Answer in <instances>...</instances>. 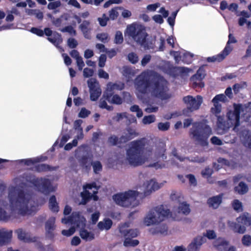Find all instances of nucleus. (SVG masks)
I'll use <instances>...</instances> for the list:
<instances>
[{
  "label": "nucleus",
  "mask_w": 251,
  "mask_h": 251,
  "mask_svg": "<svg viewBox=\"0 0 251 251\" xmlns=\"http://www.w3.org/2000/svg\"><path fill=\"white\" fill-rule=\"evenodd\" d=\"M137 90L142 94L147 93L149 88L152 94L161 100L169 98L168 81L163 76L155 71L144 72L138 76L135 80Z\"/></svg>",
  "instance_id": "obj_1"
},
{
  "label": "nucleus",
  "mask_w": 251,
  "mask_h": 251,
  "mask_svg": "<svg viewBox=\"0 0 251 251\" xmlns=\"http://www.w3.org/2000/svg\"><path fill=\"white\" fill-rule=\"evenodd\" d=\"M8 198L12 211H16L22 215H31L35 208L34 206L28 207L30 199L26 196L23 190L19 189L16 191H11L9 193Z\"/></svg>",
  "instance_id": "obj_2"
},
{
  "label": "nucleus",
  "mask_w": 251,
  "mask_h": 251,
  "mask_svg": "<svg viewBox=\"0 0 251 251\" xmlns=\"http://www.w3.org/2000/svg\"><path fill=\"white\" fill-rule=\"evenodd\" d=\"M146 144L147 139L145 138L134 140L130 143L126 152V160L130 165L137 167L145 163L143 154Z\"/></svg>",
  "instance_id": "obj_3"
},
{
  "label": "nucleus",
  "mask_w": 251,
  "mask_h": 251,
  "mask_svg": "<svg viewBox=\"0 0 251 251\" xmlns=\"http://www.w3.org/2000/svg\"><path fill=\"white\" fill-rule=\"evenodd\" d=\"M212 134L211 127L206 123L197 122L192 124L189 131L191 138L201 147L208 145V139Z\"/></svg>",
  "instance_id": "obj_4"
},
{
  "label": "nucleus",
  "mask_w": 251,
  "mask_h": 251,
  "mask_svg": "<svg viewBox=\"0 0 251 251\" xmlns=\"http://www.w3.org/2000/svg\"><path fill=\"white\" fill-rule=\"evenodd\" d=\"M126 32L137 44L143 47L145 50L153 49L155 47L154 39H147L148 34L141 25H131L127 26Z\"/></svg>",
  "instance_id": "obj_5"
},
{
  "label": "nucleus",
  "mask_w": 251,
  "mask_h": 251,
  "mask_svg": "<svg viewBox=\"0 0 251 251\" xmlns=\"http://www.w3.org/2000/svg\"><path fill=\"white\" fill-rule=\"evenodd\" d=\"M233 110H229L226 114L227 121L226 122L223 116H218L217 122V127L222 132L226 131L230 127L234 126L235 129L240 125V115L243 110L241 104H233Z\"/></svg>",
  "instance_id": "obj_6"
},
{
  "label": "nucleus",
  "mask_w": 251,
  "mask_h": 251,
  "mask_svg": "<svg viewBox=\"0 0 251 251\" xmlns=\"http://www.w3.org/2000/svg\"><path fill=\"white\" fill-rule=\"evenodd\" d=\"M171 212L165 209L163 205L155 207L151 209L144 219L145 224L147 226L159 223L168 218Z\"/></svg>",
  "instance_id": "obj_7"
},
{
  "label": "nucleus",
  "mask_w": 251,
  "mask_h": 251,
  "mask_svg": "<svg viewBox=\"0 0 251 251\" xmlns=\"http://www.w3.org/2000/svg\"><path fill=\"white\" fill-rule=\"evenodd\" d=\"M128 226L129 225L127 223L121 224L119 226V232L121 236L125 238L124 246L126 247H134L139 244V241L132 238L137 237L140 232L137 229H127Z\"/></svg>",
  "instance_id": "obj_8"
},
{
  "label": "nucleus",
  "mask_w": 251,
  "mask_h": 251,
  "mask_svg": "<svg viewBox=\"0 0 251 251\" xmlns=\"http://www.w3.org/2000/svg\"><path fill=\"white\" fill-rule=\"evenodd\" d=\"M26 181L33 184L39 191L44 194H49L54 191L51 182L48 178L36 177L34 176H27Z\"/></svg>",
  "instance_id": "obj_9"
},
{
  "label": "nucleus",
  "mask_w": 251,
  "mask_h": 251,
  "mask_svg": "<svg viewBox=\"0 0 251 251\" xmlns=\"http://www.w3.org/2000/svg\"><path fill=\"white\" fill-rule=\"evenodd\" d=\"M236 221L238 223H229V226L234 232L243 234L246 230L245 226H251V216L248 212H245L236 218Z\"/></svg>",
  "instance_id": "obj_10"
},
{
  "label": "nucleus",
  "mask_w": 251,
  "mask_h": 251,
  "mask_svg": "<svg viewBox=\"0 0 251 251\" xmlns=\"http://www.w3.org/2000/svg\"><path fill=\"white\" fill-rule=\"evenodd\" d=\"M137 196V191L129 190L125 193L114 195L113 199L118 205L128 207L132 205L131 201H135Z\"/></svg>",
  "instance_id": "obj_11"
},
{
  "label": "nucleus",
  "mask_w": 251,
  "mask_h": 251,
  "mask_svg": "<svg viewBox=\"0 0 251 251\" xmlns=\"http://www.w3.org/2000/svg\"><path fill=\"white\" fill-rule=\"evenodd\" d=\"M236 42L237 40L235 39V37L231 34H229L228 35V41H227L226 46L223 51L216 55L208 57L207 58V61L208 62H214L216 61L220 62L223 61L232 50V49L227 46L228 44L230 43H235Z\"/></svg>",
  "instance_id": "obj_12"
},
{
  "label": "nucleus",
  "mask_w": 251,
  "mask_h": 251,
  "mask_svg": "<svg viewBox=\"0 0 251 251\" xmlns=\"http://www.w3.org/2000/svg\"><path fill=\"white\" fill-rule=\"evenodd\" d=\"M197 100L191 96H187L183 98V101L187 105V109L190 112L197 110L199 108L202 102V98L200 96H197Z\"/></svg>",
  "instance_id": "obj_13"
},
{
  "label": "nucleus",
  "mask_w": 251,
  "mask_h": 251,
  "mask_svg": "<svg viewBox=\"0 0 251 251\" xmlns=\"http://www.w3.org/2000/svg\"><path fill=\"white\" fill-rule=\"evenodd\" d=\"M88 85L90 91V98L92 101H96L101 93V90L98 83L95 80H88Z\"/></svg>",
  "instance_id": "obj_14"
},
{
  "label": "nucleus",
  "mask_w": 251,
  "mask_h": 251,
  "mask_svg": "<svg viewBox=\"0 0 251 251\" xmlns=\"http://www.w3.org/2000/svg\"><path fill=\"white\" fill-rule=\"evenodd\" d=\"M125 88V84L122 82L116 83H109L107 85V89L103 94V97L106 100H108L114 94V90H122Z\"/></svg>",
  "instance_id": "obj_15"
},
{
  "label": "nucleus",
  "mask_w": 251,
  "mask_h": 251,
  "mask_svg": "<svg viewBox=\"0 0 251 251\" xmlns=\"http://www.w3.org/2000/svg\"><path fill=\"white\" fill-rule=\"evenodd\" d=\"M138 135L139 133L135 129L131 127H127L124 132V135L120 137V142L126 143Z\"/></svg>",
  "instance_id": "obj_16"
},
{
  "label": "nucleus",
  "mask_w": 251,
  "mask_h": 251,
  "mask_svg": "<svg viewBox=\"0 0 251 251\" xmlns=\"http://www.w3.org/2000/svg\"><path fill=\"white\" fill-rule=\"evenodd\" d=\"M55 218L54 217L50 218L45 224L46 235L50 239L54 238L53 231L55 229Z\"/></svg>",
  "instance_id": "obj_17"
},
{
  "label": "nucleus",
  "mask_w": 251,
  "mask_h": 251,
  "mask_svg": "<svg viewBox=\"0 0 251 251\" xmlns=\"http://www.w3.org/2000/svg\"><path fill=\"white\" fill-rule=\"evenodd\" d=\"M172 153L173 156H174L177 159L179 160L181 162L184 161L185 160H187L189 161L193 162L203 163L206 160V158L204 157H199L197 156L193 157L192 159H190L189 157H183L180 156L177 154V150L175 148L173 149Z\"/></svg>",
  "instance_id": "obj_18"
},
{
  "label": "nucleus",
  "mask_w": 251,
  "mask_h": 251,
  "mask_svg": "<svg viewBox=\"0 0 251 251\" xmlns=\"http://www.w3.org/2000/svg\"><path fill=\"white\" fill-rule=\"evenodd\" d=\"M206 241L204 237L198 236L193 240L188 247V251H199L201 246Z\"/></svg>",
  "instance_id": "obj_19"
},
{
  "label": "nucleus",
  "mask_w": 251,
  "mask_h": 251,
  "mask_svg": "<svg viewBox=\"0 0 251 251\" xmlns=\"http://www.w3.org/2000/svg\"><path fill=\"white\" fill-rule=\"evenodd\" d=\"M79 28L82 32L84 37L88 39L91 38L90 32L92 30L91 22L88 20H84L79 25Z\"/></svg>",
  "instance_id": "obj_20"
},
{
  "label": "nucleus",
  "mask_w": 251,
  "mask_h": 251,
  "mask_svg": "<svg viewBox=\"0 0 251 251\" xmlns=\"http://www.w3.org/2000/svg\"><path fill=\"white\" fill-rule=\"evenodd\" d=\"M149 232L153 235L162 234L167 235L168 233V226L165 224H161L149 229Z\"/></svg>",
  "instance_id": "obj_21"
},
{
  "label": "nucleus",
  "mask_w": 251,
  "mask_h": 251,
  "mask_svg": "<svg viewBox=\"0 0 251 251\" xmlns=\"http://www.w3.org/2000/svg\"><path fill=\"white\" fill-rule=\"evenodd\" d=\"M12 237V231L0 230V245H6L10 242Z\"/></svg>",
  "instance_id": "obj_22"
},
{
  "label": "nucleus",
  "mask_w": 251,
  "mask_h": 251,
  "mask_svg": "<svg viewBox=\"0 0 251 251\" xmlns=\"http://www.w3.org/2000/svg\"><path fill=\"white\" fill-rule=\"evenodd\" d=\"M222 201V195H219L209 198L207 200V204L209 207L214 209L217 208Z\"/></svg>",
  "instance_id": "obj_23"
},
{
  "label": "nucleus",
  "mask_w": 251,
  "mask_h": 251,
  "mask_svg": "<svg viewBox=\"0 0 251 251\" xmlns=\"http://www.w3.org/2000/svg\"><path fill=\"white\" fill-rule=\"evenodd\" d=\"M58 168V166L52 167L46 164H38L34 167L35 171L38 173L55 171Z\"/></svg>",
  "instance_id": "obj_24"
},
{
  "label": "nucleus",
  "mask_w": 251,
  "mask_h": 251,
  "mask_svg": "<svg viewBox=\"0 0 251 251\" xmlns=\"http://www.w3.org/2000/svg\"><path fill=\"white\" fill-rule=\"evenodd\" d=\"M15 233H17L18 239L21 241H23L25 242H31L33 241L30 237L29 234L24 231L22 228H19L16 230Z\"/></svg>",
  "instance_id": "obj_25"
},
{
  "label": "nucleus",
  "mask_w": 251,
  "mask_h": 251,
  "mask_svg": "<svg viewBox=\"0 0 251 251\" xmlns=\"http://www.w3.org/2000/svg\"><path fill=\"white\" fill-rule=\"evenodd\" d=\"M112 221L109 218H104L98 224V227L100 230L110 229L112 226Z\"/></svg>",
  "instance_id": "obj_26"
},
{
  "label": "nucleus",
  "mask_w": 251,
  "mask_h": 251,
  "mask_svg": "<svg viewBox=\"0 0 251 251\" xmlns=\"http://www.w3.org/2000/svg\"><path fill=\"white\" fill-rule=\"evenodd\" d=\"M47 159V156H41V157H37L33 159L28 158V159H21L20 160L21 163H24L25 165L27 166H30L32 164H34L35 163L40 162L41 161H44L46 160Z\"/></svg>",
  "instance_id": "obj_27"
},
{
  "label": "nucleus",
  "mask_w": 251,
  "mask_h": 251,
  "mask_svg": "<svg viewBox=\"0 0 251 251\" xmlns=\"http://www.w3.org/2000/svg\"><path fill=\"white\" fill-rule=\"evenodd\" d=\"M49 206L50 210L52 212L57 213L59 211V207L54 195H52L50 197L49 201Z\"/></svg>",
  "instance_id": "obj_28"
},
{
  "label": "nucleus",
  "mask_w": 251,
  "mask_h": 251,
  "mask_svg": "<svg viewBox=\"0 0 251 251\" xmlns=\"http://www.w3.org/2000/svg\"><path fill=\"white\" fill-rule=\"evenodd\" d=\"M234 190L235 193L239 195H244L248 192L249 188L248 185L244 182H240L238 186L234 187Z\"/></svg>",
  "instance_id": "obj_29"
},
{
  "label": "nucleus",
  "mask_w": 251,
  "mask_h": 251,
  "mask_svg": "<svg viewBox=\"0 0 251 251\" xmlns=\"http://www.w3.org/2000/svg\"><path fill=\"white\" fill-rule=\"evenodd\" d=\"M79 235L81 238L86 241H92L95 238V236L93 233L88 231L86 229L84 228L80 230Z\"/></svg>",
  "instance_id": "obj_30"
},
{
  "label": "nucleus",
  "mask_w": 251,
  "mask_h": 251,
  "mask_svg": "<svg viewBox=\"0 0 251 251\" xmlns=\"http://www.w3.org/2000/svg\"><path fill=\"white\" fill-rule=\"evenodd\" d=\"M178 213H181L185 215H188L190 212V205L186 202L180 203L178 207Z\"/></svg>",
  "instance_id": "obj_31"
},
{
  "label": "nucleus",
  "mask_w": 251,
  "mask_h": 251,
  "mask_svg": "<svg viewBox=\"0 0 251 251\" xmlns=\"http://www.w3.org/2000/svg\"><path fill=\"white\" fill-rule=\"evenodd\" d=\"M81 166L86 169H89L91 166L90 158L87 155H83L79 160Z\"/></svg>",
  "instance_id": "obj_32"
},
{
  "label": "nucleus",
  "mask_w": 251,
  "mask_h": 251,
  "mask_svg": "<svg viewBox=\"0 0 251 251\" xmlns=\"http://www.w3.org/2000/svg\"><path fill=\"white\" fill-rule=\"evenodd\" d=\"M81 196L82 201L80 204L83 205L86 204L92 199V194L88 190H85L81 192Z\"/></svg>",
  "instance_id": "obj_33"
},
{
  "label": "nucleus",
  "mask_w": 251,
  "mask_h": 251,
  "mask_svg": "<svg viewBox=\"0 0 251 251\" xmlns=\"http://www.w3.org/2000/svg\"><path fill=\"white\" fill-rule=\"evenodd\" d=\"M106 100L111 103L118 105L121 104L123 101V100L121 97L117 94L114 95V94L111 98Z\"/></svg>",
  "instance_id": "obj_34"
},
{
  "label": "nucleus",
  "mask_w": 251,
  "mask_h": 251,
  "mask_svg": "<svg viewBox=\"0 0 251 251\" xmlns=\"http://www.w3.org/2000/svg\"><path fill=\"white\" fill-rule=\"evenodd\" d=\"M243 135L244 136V144L245 146L251 149V134L249 130H246L243 132Z\"/></svg>",
  "instance_id": "obj_35"
},
{
  "label": "nucleus",
  "mask_w": 251,
  "mask_h": 251,
  "mask_svg": "<svg viewBox=\"0 0 251 251\" xmlns=\"http://www.w3.org/2000/svg\"><path fill=\"white\" fill-rule=\"evenodd\" d=\"M54 36L53 38L48 37V40L54 45L57 46L62 41V40L60 39L61 35L59 33L55 32Z\"/></svg>",
  "instance_id": "obj_36"
},
{
  "label": "nucleus",
  "mask_w": 251,
  "mask_h": 251,
  "mask_svg": "<svg viewBox=\"0 0 251 251\" xmlns=\"http://www.w3.org/2000/svg\"><path fill=\"white\" fill-rule=\"evenodd\" d=\"M205 76L204 71L202 69L200 68L197 71L196 74L193 75L192 77V79L193 80H199L201 81L204 78Z\"/></svg>",
  "instance_id": "obj_37"
},
{
  "label": "nucleus",
  "mask_w": 251,
  "mask_h": 251,
  "mask_svg": "<svg viewBox=\"0 0 251 251\" xmlns=\"http://www.w3.org/2000/svg\"><path fill=\"white\" fill-rule=\"evenodd\" d=\"M83 188L85 190H92L94 189V190L92 191V193L94 194H97L98 193V190L99 189V187L97 186L96 183L95 182L86 184L85 186H84Z\"/></svg>",
  "instance_id": "obj_38"
},
{
  "label": "nucleus",
  "mask_w": 251,
  "mask_h": 251,
  "mask_svg": "<svg viewBox=\"0 0 251 251\" xmlns=\"http://www.w3.org/2000/svg\"><path fill=\"white\" fill-rule=\"evenodd\" d=\"M108 143L112 146H116L118 144H123L124 143L120 142V138H119L115 135L110 136L108 138Z\"/></svg>",
  "instance_id": "obj_39"
},
{
  "label": "nucleus",
  "mask_w": 251,
  "mask_h": 251,
  "mask_svg": "<svg viewBox=\"0 0 251 251\" xmlns=\"http://www.w3.org/2000/svg\"><path fill=\"white\" fill-rule=\"evenodd\" d=\"M106 100H107L103 97L101 99H100L99 104L100 107L102 109H106L109 111L112 110L113 109V106L108 105Z\"/></svg>",
  "instance_id": "obj_40"
},
{
  "label": "nucleus",
  "mask_w": 251,
  "mask_h": 251,
  "mask_svg": "<svg viewBox=\"0 0 251 251\" xmlns=\"http://www.w3.org/2000/svg\"><path fill=\"white\" fill-rule=\"evenodd\" d=\"M228 244L229 242L228 241L223 240L219 242L218 244L216 245V247L219 251H225Z\"/></svg>",
  "instance_id": "obj_41"
},
{
  "label": "nucleus",
  "mask_w": 251,
  "mask_h": 251,
  "mask_svg": "<svg viewBox=\"0 0 251 251\" xmlns=\"http://www.w3.org/2000/svg\"><path fill=\"white\" fill-rule=\"evenodd\" d=\"M91 165L93 166L94 172L95 174L99 173V172L101 171L102 169V166L101 163L99 161H95L91 162Z\"/></svg>",
  "instance_id": "obj_42"
},
{
  "label": "nucleus",
  "mask_w": 251,
  "mask_h": 251,
  "mask_svg": "<svg viewBox=\"0 0 251 251\" xmlns=\"http://www.w3.org/2000/svg\"><path fill=\"white\" fill-rule=\"evenodd\" d=\"M233 208L237 212L243 211L242 204L238 200H234L232 203Z\"/></svg>",
  "instance_id": "obj_43"
},
{
  "label": "nucleus",
  "mask_w": 251,
  "mask_h": 251,
  "mask_svg": "<svg viewBox=\"0 0 251 251\" xmlns=\"http://www.w3.org/2000/svg\"><path fill=\"white\" fill-rule=\"evenodd\" d=\"M193 57V54L189 53V52H186L184 53L183 56L182 61L184 63L189 64L191 63L192 61V58Z\"/></svg>",
  "instance_id": "obj_44"
},
{
  "label": "nucleus",
  "mask_w": 251,
  "mask_h": 251,
  "mask_svg": "<svg viewBox=\"0 0 251 251\" xmlns=\"http://www.w3.org/2000/svg\"><path fill=\"white\" fill-rule=\"evenodd\" d=\"M130 110L133 112H136V116L138 118L142 117L143 113L141 109L139 108V106L137 105H133L130 108Z\"/></svg>",
  "instance_id": "obj_45"
},
{
  "label": "nucleus",
  "mask_w": 251,
  "mask_h": 251,
  "mask_svg": "<svg viewBox=\"0 0 251 251\" xmlns=\"http://www.w3.org/2000/svg\"><path fill=\"white\" fill-rule=\"evenodd\" d=\"M242 244L246 247L251 245V236L249 234L244 235L241 240Z\"/></svg>",
  "instance_id": "obj_46"
},
{
  "label": "nucleus",
  "mask_w": 251,
  "mask_h": 251,
  "mask_svg": "<svg viewBox=\"0 0 251 251\" xmlns=\"http://www.w3.org/2000/svg\"><path fill=\"white\" fill-rule=\"evenodd\" d=\"M155 121V117L153 115L145 116L143 119V123L145 125L150 124Z\"/></svg>",
  "instance_id": "obj_47"
},
{
  "label": "nucleus",
  "mask_w": 251,
  "mask_h": 251,
  "mask_svg": "<svg viewBox=\"0 0 251 251\" xmlns=\"http://www.w3.org/2000/svg\"><path fill=\"white\" fill-rule=\"evenodd\" d=\"M128 61L132 64H135L138 61V56L136 53L134 52H130L127 55Z\"/></svg>",
  "instance_id": "obj_48"
},
{
  "label": "nucleus",
  "mask_w": 251,
  "mask_h": 251,
  "mask_svg": "<svg viewBox=\"0 0 251 251\" xmlns=\"http://www.w3.org/2000/svg\"><path fill=\"white\" fill-rule=\"evenodd\" d=\"M61 31L62 32H68L70 34L74 36H75L76 35V30L71 25H68L65 26V27L61 29Z\"/></svg>",
  "instance_id": "obj_49"
},
{
  "label": "nucleus",
  "mask_w": 251,
  "mask_h": 251,
  "mask_svg": "<svg viewBox=\"0 0 251 251\" xmlns=\"http://www.w3.org/2000/svg\"><path fill=\"white\" fill-rule=\"evenodd\" d=\"M124 41L123 34L121 31H117L116 32L114 43L116 44H121Z\"/></svg>",
  "instance_id": "obj_50"
},
{
  "label": "nucleus",
  "mask_w": 251,
  "mask_h": 251,
  "mask_svg": "<svg viewBox=\"0 0 251 251\" xmlns=\"http://www.w3.org/2000/svg\"><path fill=\"white\" fill-rule=\"evenodd\" d=\"M213 173V170L209 167H206L201 171V175L203 177L209 178Z\"/></svg>",
  "instance_id": "obj_51"
},
{
  "label": "nucleus",
  "mask_w": 251,
  "mask_h": 251,
  "mask_svg": "<svg viewBox=\"0 0 251 251\" xmlns=\"http://www.w3.org/2000/svg\"><path fill=\"white\" fill-rule=\"evenodd\" d=\"M10 218V215H8L4 209L0 207V220L7 222Z\"/></svg>",
  "instance_id": "obj_52"
},
{
  "label": "nucleus",
  "mask_w": 251,
  "mask_h": 251,
  "mask_svg": "<svg viewBox=\"0 0 251 251\" xmlns=\"http://www.w3.org/2000/svg\"><path fill=\"white\" fill-rule=\"evenodd\" d=\"M226 96L224 94H219L216 95L212 100L214 103H218L219 101L225 102L226 100Z\"/></svg>",
  "instance_id": "obj_53"
},
{
  "label": "nucleus",
  "mask_w": 251,
  "mask_h": 251,
  "mask_svg": "<svg viewBox=\"0 0 251 251\" xmlns=\"http://www.w3.org/2000/svg\"><path fill=\"white\" fill-rule=\"evenodd\" d=\"M37 249L39 251H54L53 248L51 245L45 247L42 243H40L37 245Z\"/></svg>",
  "instance_id": "obj_54"
},
{
  "label": "nucleus",
  "mask_w": 251,
  "mask_h": 251,
  "mask_svg": "<svg viewBox=\"0 0 251 251\" xmlns=\"http://www.w3.org/2000/svg\"><path fill=\"white\" fill-rule=\"evenodd\" d=\"M62 223L64 224L70 223L71 224H75V218L73 216V214L68 218H63L62 219Z\"/></svg>",
  "instance_id": "obj_55"
},
{
  "label": "nucleus",
  "mask_w": 251,
  "mask_h": 251,
  "mask_svg": "<svg viewBox=\"0 0 251 251\" xmlns=\"http://www.w3.org/2000/svg\"><path fill=\"white\" fill-rule=\"evenodd\" d=\"M178 67L171 66L168 69L169 73L174 77L178 76Z\"/></svg>",
  "instance_id": "obj_56"
},
{
  "label": "nucleus",
  "mask_w": 251,
  "mask_h": 251,
  "mask_svg": "<svg viewBox=\"0 0 251 251\" xmlns=\"http://www.w3.org/2000/svg\"><path fill=\"white\" fill-rule=\"evenodd\" d=\"M97 38L103 43H106L108 41V34L107 33H100L97 35Z\"/></svg>",
  "instance_id": "obj_57"
},
{
  "label": "nucleus",
  "mask_w": 251,
  "mask_h": 251,
  "mask_svg": "<svg viewBox=\"0 0 251 251\" xmlns=\"http://www.w3.org/2000/svg\"><path fill=\"white\" fill-rule=\"evenodd\" d=\"M67 45L70 48L74 49L77 47L78 43L75 38H69L67 41Z\"/></svg>",
  "instance_id": "obj_58"
},
{
  "label": "nucleus",
  "mask_w": 251,
  "mask_h": 251,
  "mask_svg": "<svg viewBox=\"0 0 251 251\" xmlns=\"http://www.w3.org/2000/svg\"><path fill=\"white\" fill-rule=\"evenodd\" d=\"M158 128L160 130L166 131L170 128V123L169 122L159 123L158 124Z\"/></svg>",
  "instance_id": "obj_59"
},
{
  "label": "nucleus",
  "mask_w": 251,
  "mask_h": 251,
  "mask_svg": "<svg viewBox=\"0 0 251 251\" xmlns=\"http://www.w3.org/2000/svg\"><path fill=\"white\" fill-rule=\"evenodd\" d=\"M90 114V111L85 108H82L78 114V117L81 118H85Z\"/></svg>",
  "instance_id": "obj_60"
},
{
  "label": "nucleus",
  "mask_w": 251,
  "mask_h": 251,
  "mask_svg": "<svg viewBox=\"0 0 251 251\" xmlns=\"http://www.w3.org/2000/svg\"><path fill=\"white\" fill-rule=\"evenodd\" d=\"M75 232V228L73 227H71L68 230L63 229L61 231L62 235L69 237L72 235Z\"/></svg>",
  "instance_id": "obj_61"
},
{
  "label": "nucleus",
  "mask_w": 251,
  "mask_h": 251,
  "mask_svg": "<svg viewBox=\"0 0 251 251\" xmlns=\"http://www.w3.org/2000/svg\"><path fill=\"white\" fill-rule=\"evenodd\" d=\"M30 31L38 36L42 37L44 35V32L43 30L41 29H39L37 27H33L31 28Z\"/></svg>",
  "instance_id": "obj_62"
},
{
  "label": "nucleus",
  "mask_w": 251,
  "mask_h": 251,
  "mask_svg": "<svg viewBox=\"0 0 251 251\" xmlns=\"http://www.w3.org/2000/svg\"><path fill=\"white\" fill-rule=\"evenodd\" d=\"M94 74V71L92 69L85 68L83 70V76L84 77H89Z\"/></svg>",
  "instance_id": "obj_63"
},
{
  "label": "nucleus",
  "mask_w": 251,
  "mask_h": 251,
  "mask_svg": "<svg viewBox=\"0 0 251 251\" xmlns=\"http://www.w3.org/2000/svg\"><path fill=\"white\" fill-rule=\"evenodd\" d=\"M61 3L59 1H55L50 2L48 4V7L49 9L53 10L59 7Z\"/></svg>",
  "instance_id": "obj_64"
}]
</instances>
